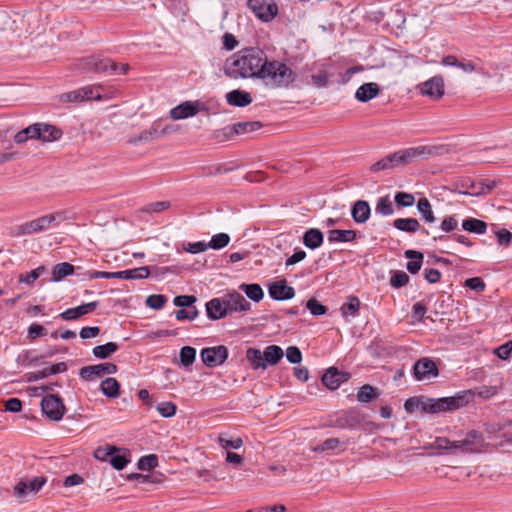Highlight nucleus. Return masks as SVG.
<instances>
[{"label":"nucleus","mask_w":512,"mask_h":512,"mask_svg":"<svg viewBox=\"0 0 512 512\" xmlns=\"http://www.w3.org/2000/svg\"><path fill=\"white\" fill-rule=\"evenodd\" d=\"M40 126L37 123L32 124L21 131L17 132L14 136V142L17 144L25 143L28 139H37L40 137Z\"/></svg>","instance_id":"obj_34"},{"label":"nucleus","mask_w":512,"mask_h":512,"mask_svg":"<svg viewBox=\"0 0 512 512\" xmlns=\"http://www.w3.org/2000/svg\"><path fill=\"white\" fill-rule=\"evenodd\" d=\"M38 223L39 232H44L50 228L57 227L60 223L68 219L65 211H57L51 214L43 215L36 218Z\"/></svg>","instance_id":"obj_19"},{"label":"nucleus","mask_w":512,"mask_h":512,"mask_svg":"<svg viewBox=\"0 0 512 512\" xmlns=\"http://www.w3.org/2000/svg\"><path fill=\"white\" fill-rule=\"evenodd\" d=\"M456 443L457 449L466 453L479 452L486 445L483 434L477 430H470L463 440Z\"/></svg>","instance_id":"obj_12"},{"label":"nucleus","mask_w":512,"mask_h":512,"mask_svg":"<svg viewBox=\"0 0 512 512\" xmlns=\"http://www.w3.org/2000/svg\"><path fill=\"white\" fill-rule=\"evenodd\" d=\"M234 130V125L217 129L212 133L211 138L216 142H225L231 139L234 135H236V132H234Z\"/></svg>","instance_id":"obj_49"},{"label":"nucleus","mask_w":512,"mask_h":512,"mask_svg":"<svg viewBox=\"0 0 512 512\" xmlns=\"http://www.w3.org/2000/svg\"><path fill=\"white\" fill-rule=\"evenodd\" d=\"M302 242L308 249L315 250L322 246L324 235L320 229L310 228L304 232Z\"/></svg>","instance_id":"obj_24"},{"label":"nucleus","mask_w":512,"mask_h":512,"mask_svg":"<svg viewBox=\"0 0 512 512\" xmlns=\"http://www.w3.org/2000/svg\"><path fill=\"white\" fill-rule=\"evenodd\" d=\"M230 242V236L226 233H218L212 236L208 242L209 248L219 250L226 247Z\"/></svg>","instance_id":"obj_52"},{"label":"nucleus","mask_w":512,"mask_h":512,"mask_svg":"<svg viewBox=\"0 0 512 512\" xmlns=\"http://www.w3.org/2000/svg\"><path fill=\"white\" fill-rule=\"evenodd\" d=\"M351 374L341 371L337 367H329L321 377L322 384L329 390H336L341 384L347 382Z\"/></svg>","instance_id":"obj_13"},{"label":"nucleus","mask_w":512,"mask_h":512,"mask_svg":"<svg viewBox=\"0 0 512 512\" xmlns=\"http://www.w3.org/2000/svg\"><path fill=\"white\" fill-rule=\"evenodd\" d=\"M129 462L130 460L126 455H120L117 452L112 454L109 459L111 466L118 471L123 470Z\"/></svg>","instance_id":"obj_62"},{"label":"nucleus","mask_w":512,"mask_h":512,"mask_svg":"<svg viewBox=\"0 0 512 512\" xmlns=\"http://www.w3.org/2000/svg\"><path fill=\"white\" fill-rule=\"evenodd\" d=\"M431 446L437 450L457 449L456 441H451L447 437H436Z\"/></svg>","instance_id":"obj_61"},{"label":"nucleus","mask_w":512,"mask_h":512,"mask_svg":"<svg viewBox=\"0 0 512 512\" xmlns=\"http://www.w3.org/2000/svg\"><path fill=\"white\" fill-rule=\"evenodd\" d=\"M404 256L407 259H410V261H408L406 264V268H407L408 272L411 274L418 273L423 264V259H424L423 253L420 251H417V250L409 249L404 252Z\"/></svg>","instance_id":"obj_28"},{"label":"nucleus","mask_w":512,"mask_h":512,"mask_svg":"<svg viewBox=\"0 0 512 512\" xmlns=\"http://www.w3.org/2000/svg\"><path fill=\"white\" fill-rule=\"evenodd\" d=\"M306 308L310 311V313L314 316H321L327 313V306L321 304L315 298H311L306 303Z\"/></svg>","instance_id":"obj_58"},{"label":"nucleus","mask_w":512,"mask_h":512,"mask_svg":"<svg viewBox=\"0 0 512 512\" xmlns=\"http://www.w3.org/2000/svg\"><path fill=\"white\" fill-rule=\"evenodd\" d=\"M380 393L377 388L370 384H365L357 392V400L361 403H369L379 397Z\"/></svg>","instance_id":"obj_41"},{"label":"nucleus","mask_w":512,"mask_h":512,"mask_svg":"<svg viewBox=\"0 0 512 512\" xmlns=\"http://www.w3.org/2000/svg\"><path fill=\"white\" fill-rule=\"evenodd\" d=\"M234 125V132L236 135H241L249 132H254L263 127L260 121L237 122Z\"/></svg>","instance_id":"obj_44"},{"label":"nucleus","mask_w":512,"mask_h":512,"mask_svg":"<svg viewBox=\"0 0 512 512\" xmlns=\"http://www.w3.org/2000/svg\"><path fill=\"white\" fill-rule=\"evenodd\" d=\"M381 92L379 85L375 82L362 84L355 93V98L362 103H366L377 97Z\"/></svg>","instance_id":"obj_23"},{"label":"nucleus","mask_w":512,"mask_h":512,"mask_svg":"<svg viewBox=\"0 0 512 512\" xmlns=\"http://www.w3.org/2000/svg\"><path fill=\"white\" fill-rule=\"evenodd\" d=\"M409 282V276L404 271H394L390 278V285L393 288L399 289Z\"/></svg>","instance_id":"obj_56"},{"label":"nucleus","mask_w":512,"mask_h":512,"mask_svg":"<svg viewBox=\"0 0 512 512\" xmlns=\"http://www.w3.org/2000/svg\"><path fill=\"white\" fill-rule=\"evenodd\" d=\"M420 93L433 100L441 99L445 93L444 78L441 75H436L425 81L420 86Z\"/></svg>","instance_id":"obj_14"},{"label":"nucleus","mask_w":512,"mask_h":512,"mask_svg":"<svg viewBox=\"0 0 512 512\" xmlns=\"http://www.w3.org/2000/svg\"><path fill=\"white\" fill-rule=\"evenodd\" d=\"M499 183V180H491V179H481L479 180L480 189L475 190L474 192H464L465 195H487L489 194Z\"/></svg>","instance_id":"obj_45"},{"label":"nucleus","mask_w":512,"mask_h":512,"mask_svg":"<svg viewBox=\"0 0 512 512\" xmlns=\"http://www.w3.org/2000/svg\"><path fill=\"white\" fill-rule=\"evenodd\" d=\"M247 7L262 22H270L278 15V6L274 1L247 0Z\"/></svg>","instance_id":"obj_8"},{"label":"nucleus","mask_w":512,"mask_h":512,"mask_svg":"<svg viewBox=\"0 0 512 512\" xmlns=\"http://www.w3.org/2000/svg\"><path fill=\"white\" fill-rule=\"evenodd\" d=\"M167 302V297L162 294H152L146 298V305L154 310H159L164 307Z\"/></svg>","instance_id":"obj_54"},{"label":"nucleus","mask_w":512,"mask_h":512,"mask_svg":"<svg viewBox=\"0 0 512 512\" xmlns=\"http://www.w3.org/2000/svg\"><path fill=\"white\" fill-rule=\"evenodd\" d=\"M44 271L45 267L41 265L26 274H20L19 282L31 285L42 275Z\"/></svg>","instance_id":"obj_55"},{"label":"nucleus","mask_w":512,"mask_h":512,"mask_svg":"<svg viewBox=\"0 0 512 512\" xmlns=\"http://www.w3.org/2000/svg\"><path fill=\"white\" fill-rule=\"evenodd\" d=\"M446 149L442 145H420L396 151L385 156V160L389 169L398 165H406L417 159H429L438 155H442Z\"/></svg>","instance_id":"obj_4"},{"label":"nucleus","mask_w":512,"mask_h":512,"mask_svg":"<svg viewBox=\"0 0 512 512\" xmlns=\"http://www.w3.org/2000/svg\"><path fill=\"white\" fill-rule=\"evenodd\" d=\"M393 226L402 232L415 233L419 230L425 235H429V231L421 227L419 221L416 218H397L393 222Z\"/></svg>","instance_id":"obj_22"},{"label":"nucleus","mask_w":512,"mask_h":512,"mask_svg":"<svg viewBox=\"0 0 512 512\" xmlns=\"http://www.w3.org/2000/svg\"><path fill=\"white\" fill-rule=\"evenodd\" d=\"M246 359L253 370L266 369L263 352L260 349L250 347L246 350Z\"/></svg>","instance_id":"obj_37"},{"label":"nucleus","mask_w":512,"mask_h":512,"mask_svg":"<svg viewBox=\"0 0 512 512\" xmlns=\"http://www.w3.org/2000/svg\"><path fill=\"white\" fill-rule=\"evenodd\" d=\"M364 421V416L358 408L352 407L335 416L330 425L339 429H355Z\"/></svg>","instance_id":"obj_6"},{"label":"nucleus","mask_w":512,"mask_h":512,"mask_svg":"<svg viewBox=\"0 0 512 512\" xmlns=\"http://www.w3.org/2000/svg\"><path fill=\"white\" fill-rule=\"evenodd\" d=\"M394 201L399 208H406L414 205L415 197L411 193L399 191L395 194Z\"/></svg>","instance_id":"obj_50"},{"label":"nucleus","mask_w":512,"mask_h":512,"mask_svg":"<svg viewBox=\"0 0 512 512\" xmlns=\"http://www.w3.org/2000/svg\"><path fill=\"white\" fill-rule=\"evenodd\" d=\"M119 451V448L114 445H106L105 447H98L93 455L97 460L109 461L110 456Z\"/></svg>","instance_id":"obj_51"},{"label":"nucleus","mask_w":512,"mask_h":512,"mask_svg":"<svg viewBox=\"0 0 512 512\" xmlns=\"http://www.w3.org/2000/svg\"><path fill=\"white\" fill-rule=\"evenodd\" d=\"M355 230L333 229L328 231L329 242H353L356 240Z\"/></svg>","instance_id":"obj_33"},{"label":"nucleus","mask_w":512,"mask_h":512,"mask_svg":"<svg viewBox=\"0 0 512 512\" xmlns=\"http://www.w3.org/2000/svg\"><path fill=\"white\" fill-rule=\"evenodd\" d=\"M157 134V129L151 127L149 129L141 131L139 134L128 138L127 143L131 145H137L142 142H149L154 139Z\"/></svg>","instance_id":"obj_43"},{"label":"nucleus","mask_w":512,"mask_h":512,"mask_svg":"<svg viewBox=\"0 0 512 512\" xmlns=\"http://www.w3.org/2000/svg\"><path fill=\"white\" fill-rule=\"evenodd\" d=\"M239 288L246 294V296L250 300H252L256 303L260 302L264 297V291H263L262 287L257 283H252V284L243 283L240 285Z\"/></svg>","instance_id":"obj_40"},{"label":"nucleus","mask_w":512,"mask_h":512,"mask_svg":"<svg viewBox=\"0 0 512 512\" xmlns=\"http://www.w3.org/2000/svg\"><path fill=\"white\" fill-rule=\"evenodd\" d=\"M284 356L283 349L278 345H269L263 351L266 368L277 365Z\"/></svg>","instance_id":"obj_29"},{"label":"nucleus","mask_w":512,"mask_h":512,"mask_svg":"<svg viewBox=\"0 0 512 512\" xmlns=\"http://www.w3.org/2000/svg\"><path fill=\"white\" fill-rule=\"evenodd\" d=\"M119 64L110 58H100L97 56H89L81 58L78 62V69L86 72H95L98 74L117 73Z\"/></svg>","instance_id":"obj_5"},{"label":"nucleus","mask_w":512,"mask_h":512,"mask_svg":"<svg viewBox=\"0 0 512 512\" xmlns=\"http://www.w3.org/2000/svg\"><path fill=\"white\" fill-rule=\"evenodd\" d=\"M423 396H414L408 398L404 403V409L407 413L412 414L416 410L422 411Z\"/></svg>","instance_id":"obj_60"},{"label":"nucleus","mask_w":512,"mask_h":512,"mask_svg":"<svg viewBox=\"0 0 512 512\" xmlns=\"http://www.w3.org/2000/svg\"><path fill=\"white\" fill-rule=\"evenodd\" d=\"M227 103L234 107H246L252 103V96L249 92L235 89L226 94Z\"/></svg>","instance_id":"obj_25"},{"label":"nucleus","mask_w":512,"mask_h":512,"mask_svg":"<svg viewBox=\"0 0 512 512\" xmlns=\"http://www.w3.org/2000/svg\"><path fill=\"white\" fill-rule=\"evenodd\" d=\"M40 233L38 228L37 219H33L31 221L24 222L16 227L15 235L16 236H26Z\"/></svg>","instance_id":"obj_46"},{"label":"nucleus","mask_w":512,"mask_h":512,"mask_svg":"<svg viewBox=\"0 0 512 512\" xmlns=\"http://www.w3.org/2000/svg\"><path fill=\"white\" fill-rule=\"evenodd\" d=\"M180 365L188 367L192 365L196 359V349L191 346H184L179 353Z\"/></svg>","instance_id":"obj_47"},{"label":"nucleus","mask_w":512,"mask_h":512,"mask_svg":"<svg viewBox=\"0 0 512 512\" xmlns=\"http://www.w3.org/2000/svg\"><path fill=\"white\" fill-rule=\"evenodd\" d=\"M118 367L114 363L105 362L96 365L84 366L79 370V376L85 381H93L106 374H115Z\"/></svg>","instance_id":"obj_11"},{"label":"nucleus","mask_w":512,"mask_h":512,"mask_svg":"<svg viewBox=\"0 0 512 512\" xmlns=\"http://www.w3.org/2000/svg\"><path fill=\"white\" fill-rule=\"evenodd\" d=\"M158 466V457L155 454H150L141 457L138 460L137 467L139 470L146 471L152 470Z\"/></svg>","instance_id":"obj_53"},{"label":"nucleus","mask_w":512,"mask_h":512,"mask_svg":"<svg viewBox=\"0 0 512 512\" xmlns=\"http://www.w3.org/2000/svg\"><path fill=\"white\" fill-rule=\"evenodd\" d=\"M297 78L296 73L285 63L268 60L267 57L260 69L258 79L263 80L271 88H288Z\"/></svg>","instance_id":"obj_2"},{"label":"nucleus","mask_w":512,"mask_h":512,"mask_svg":"<svg viewBox=\"0 0 512 512\" xmlns=\"http://www.w3.org/2000/svg\"><path fill=\"white\" fill-rule=\"evenodd\" d=\"M150 274L149 267L143 266L139 268L117 271V279L133 280L146 279Z\"/></svg>","instance_id":"obj_36"},{"label":"nucleus","mask_w":512,"mask_h":512,"mask_svg":"<svg viewBox=\"0 0 512 512\" xmlns=\"http://www.w3.org/2000/svg\"><path fill=\"white\" fill-rule=\"evenodd\" d=\"M227 305L228 314L233 312H247L251 309V304L239 292H232L228 294V299L225 300Z\"/></svg>","instance_id":"obj_21"},{"label":"nucleus","mask_w":512,"mask_h":512,"mask_svg":"<svg viewBox=\"0 0 512 512\" xmlns=\"http://www.w3.org/2000/svg\"><path fill=\"white\" fill-rule=\"evenodd\" d=\"M371 214L369 203L365 200L356 201L351 208V216L356 223H365Z\"/></svg>","instance_id":"obj_26"},{"label":"nucleus","mask_w":512,"mask_h":512,"mask_svg":"<svg viewBox=\"0 0 512 512\" xmlns=\"http://www.w3.org/2000/svg\"><path fill=\"white\" fill-rule=\"evenodd\" d=\"M200 103L198 101H185L177 105L170 111V117L174 120L192 117L199 112Z\"/></svg>","instance_id":"obj_18"},{"label":"nucleus","mask_w":512,"mask_h":512,"mask_svg":"<svg viewBox=\"0 0 512 512\" xmlns=\"http://www.w3.org/2000/svg\"><path fill=\"white\" fill-rule=\"evenodd\" d=\"M375 210L376 213H379L383 216L392 215L394 213L393 204L389 195H385L378 199Z\"/></svg>","instance_id":"obj_48"},{"label":"nucleus","mask_w":512,"mask_h":512,"mask_svg":"<svg viewBox=\"0 0 512 512\" xmlns=\"http://www.w3.org/2000/svg\"><path fill=\"white\" fill-rule=\"evenodd\" d=\"M41 410L50 420L59 421L63 418L66 407L59 395L48 394L41 400Z\"/></svg>","instance_id":"obj_7"},{"label":"nucleus","mask_w":512,"mask_h":512,"mask_svg":"<svg viewBox=\"0 0 512 512\" xmlns=\"http://www.w3.org/2000/svg\"><path fill=\"white\" fill-rule=\"evenodd\" d=\"M157 411L161 416L169 418L175 415L177 406L173 402H162L157 405Z\"/></svg>","instance_id":"obj_63"},{"label":"nucleus","mask_w":512,"mask_h":512,"mask_svg":"<svg viewBox=\"0 0 512 512\" xmlns=\"http://www.w3.org/2000/svg\"><path fill=\"white\" fill-rule=\"evenodd\" d=\"M218 443L223 449H239L243 445V440L240 437L227 439L224 434H220Z\"/></svg>","instance_id":"obj_57"},{"label":"nucleus","mask_w":512,"mask_h":512,"mask_svg":"<svg viewBox=\"0 0 512 512\" xmlns=\"http://www.w3.org/2000/svg\"><path fill=\"white\" fill-rule=\"evenodd\" d=\"M495 235L500 246L508 247L512 244V232L509 230L502 228L496 231Z\"/></svg>","instance_id":"obj_64"},{"label":"nucleus","mask_w":512,"mask_h":512,"mask_svg":"<svg viewBox=\"0 0 512 512\" xmlns=\"http://www.w3.org/2000/svg\"><path fill=\"white\" fill-rule=\"evenodd\" d=\"M207 317L210 320H220L228 315L227 305L225 300L221 298H213L205 305Z\"/></svg>","instance_id":"obj_20"},{"label":"nucleus","mask_w":512,"mask_h":512,"mask_svg":"<svg viewBox=\"0 0 512 512\" xmlns=\"http://www.w3.org/2000/svg\"><path fill=\"white\" fill-rule=\"evenodd\" d=\"M119 344L116 342H107L103 345L95 346L92 349L93 355L98 359H107L119 350Z\"/></svg>","instance_id":"obj_38"},{"label":"nucleus","mask_w":512,"mask_h":512,"mask_svg":"<svg viewBox=\"0 0 512 512\" xmlns=\"http://www.w3.org/2000/svg\"><path fill=\"white\" fill-rule=\"evenodd\" d=\"M412 375L417 381L430 380L439 376V368L432 358L422 357L414 363Z\"/></svg>","instance_id":"obj_9"},{"label":"nucleus","mask_w":512,"mask_h":512,"mask_svg":"<svg viewBox=\"0 0 512 512\" xmlns=\"http://www.w3.org/2000/svg\"><path fill=\"white\" fill-rule=\"evenodd\" d=\"M100 390L107 398L115 399L120 396V383L116 378L108 377L101 382Z\"/></svg>","instance_id":"obj_31"},{"label":"nucleus","mask_w":512,"mask_h":512,"mask_svg":"<svg viewBox=\"0 0 512 512\" xmlns=\"http://www.w3.org/2000/svg\"><path fill=\"white\" fill-rule=\"evenodd\" d=\"M417 210L425 222L432 223L436 220L431 203L426 197H422L418 200Z\"/></svg>","instance_id":"obj_42"},{"label":"nucleus","mask_w":512,"mask_h":512,"mask_svg":"<svg viewBox=\"0 0 512 512\" xmlns=\"http://www.w3.org/2000/svg\"><path fill=\"white\" fill-rule=\"evenodd\" d=\"M268 293L273 300L284 301L295 296V289L287 284L286 279H281L269 285Z\"/></svg>","instance_id":"obj_15"},{"label":"nucleus","mask_w":512,"mask_h":512,"mask_svg":"<svg viewBox=\"0 0 512 512\" xmlns=\"http://www.w3.org/2000/svg\"><path fill=\"white\" fill-rule=\"evenodd\" d=\"M361 302L357 296L351 295L347 298V301L340 307V311L343 317L349 316L356 317L359 313Z\"/></svg>","instance_id":"obj_35"},{"label":"nucleus","mask_w":512,"mask_h":512,"mask_svg":"<svg viewBox=\"0 0 512 512\" xmlns=\"http://www.w3.org/2000/svg\"><path fill=\"white\" fill-rule=\"evenodd\" d=\"M83 315H85L84 309L82 305H79L74 308L66 309L65 311L59 314V317L65 321H72L82 317Z\"/></svg>","instance_id":"obj_59"},{"label":"nucleus","mask_w":512,"mask_h":512,"mask_svg":"<svg viewBox=\"0 0 512 512\" xmlns=\"http://www.w3.org/2000/svg\"><path fill=\"white\" fill-rule=\"evenodd\" d=\"M446 149L442 145H420L396 151L385 156V160L389 169L398 165H406L417 159H429L438 155H442Z\"/></svg>","instance_id":"obj_3"},{"label":"nucleus","mask_w":512,"mask_h":512,"mask_svg":"<svg viewBox=\"0 0 512 512\" xmlns=\"http://www.w3.org/2000/svg\"><path fill=\"white\" fill-rule=\"evenodd\" d=\"M228 355V348L224 345L203 348L200 352L202 362L209 368L222 365Z\"/></svg>","instance_id":"obj_10"},{"label":"nucleus","mask_w":512,"mask_h":512,"mask_svg":"<svg viewBox=\"0 0 512 512\" xmlns=\"http://www.w3.org/2000/svg\"><path fill=\"white\" fill-rule=\"evenodd\" d=\"M40 127V137L38 140L43 142H51L61 138L63 132L61 129L57 128L54 125L46 124V123H37Z\"/></svg>","instance_id":"obj_30"},{"label":"nucleus","mask_w":512,"mask_h":512,"mask_svg":"<svg viewBox=\"0 0 512 512\" xmlns=\"http://www.w3.org/2000/svg\"><path fill=\"white\" fill-rule=\"evenodd\" d=\"M74 271L75 267L72 264L68 262L58 263L52 269V280L59 282L65 277L72 275Z\"/></svg>","instance_id":"obj_39"},{"label":"nucleus","mask_w":512,"mask_h":512,"mask_svg":"<svg viewBox=\"0 0 512 512\" xmlns=\"http://www.w3.org/2000/svg\"><path fill=\"white\" fill-rule=\"evenodd\" d=\"M266 55L259 48H245L226 60L224 74L227 77L258 78Z\"/></svg>","instance_id":"obj_1"},{"label":"nucleus","mask_w":512,"mask_h":512,"mask_svg":"<svg viewBox=\"0 0 512 512\" xmlns=\"http://www.w3.org/2000/svg\"><path fill=\"white\" fill-rule=\"evenodd\" d=\"M487 227L488 226L485 221L473 217H468L462 221L463 230L469 233L482 235L486 233Z\"/></svg>","instance_id":"obj_32"},{"label":"nucleus","mask_w":512,"mask_h":512,"mask_svg":"<svg viewBox=\"0 0 512 512\" xmlns=\"http://www.w3.org/2000/svg\"><path fill=\"white\" fill-rule=\"evenodd\" d=\"M475 391L472 389L464 390L456 393V395L449 398L451 411L460 409L474 400Z\"/></svg>","instance_id":"obj_27"},{"label":"nucleus","mask_w":512,"mask_h":512,"mask_svg":"<svg viewBox=\"0 0 512 512\" xmlns=\"http://www.w3.org/2000/svg\"><path fill=\"white\" fill-rule=\"evenodd\" d=\"M46 481L47 479L44 476H37L30 482L21 480L15 485L14 494L19 498H23L27 495L28 490L36 493L45 485Z\"/></svg>","instance_id":"obj_16"},{"label":"nucleus","mask_w":512,"mask_h":512,"mask_svg":"<svg viewBox=\"0 0 512 512\" xmlns=\"http://www.w3.org/2000/svg\"><path fill=\"white\" fill-rule=\"evenodd\" d=\"M67 369H68V367L65 362H59V363L52 364L48 367H44L42 370L27 373L26 379L28 382H36L38 380L47 378L51 375L66 372Z\"/></svg>","instance_id":"obj_17"}]
</instances>
